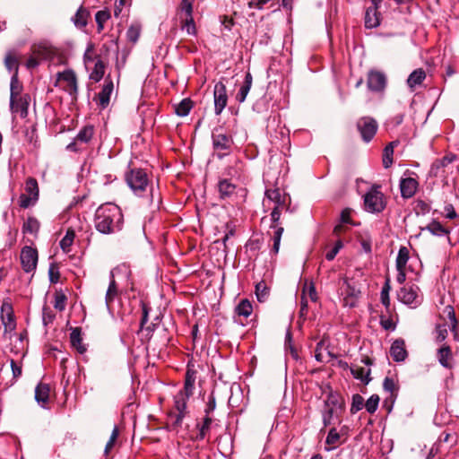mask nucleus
Here are the masks:
<instances>
[{
  "label": "nucleus",
  "instance_id": "nucleus-1",
  "mask_svg": "<svg viewBox=\"0 0 459 459\" xmlns=\"http://www.w3.org/2000/svg\"><path fill=\"white\" fill-rule=\"evenodd\" d=\"M264 195L265 200L264 201V205H265V202L273 204V208L270 214V228L274 230L273 235V245L271 252L276 255L279 252L281 235L284 231L283 227L279 222L281 214L283 210L287 211L289 209L287 204V195L285 194L282 195L279 188L267 189Z\"/></svg>",
  "mask_w": 459,
  "mask_h": 459
},
{
  "label": "nucleus",
  "instance_id": "nucleus-2",
  "mask_svg": "<svg viewBox=\"0 0 459 459\" xmlns=\"http://www.w3.org/2000/svg\"><path fill=\"white\" fill-rule=\"evenodd\" d=\"M94 222L99 232L111 234L121 230L123 214L117 205L108 203L97 209Z\"/></svg>",
  "mask_w": 459,
  "mask_h": 459
},
{
  "label": "nucleus",
  "instance_id": "nucleus-3",
  "mask_svg": "<svg viewBox=\"0 0 459 459\" xmlns=\"http://www.w3.org/2000/svg\"><path fill=\"white\" fill-rule=\"evenodd\" d=\"M191 396V394L179 391L174 396V411L169 414L170 427L173 430H178L182 426L183 420L188 414L187 402Z\"/></svg>",
  "mask_w": 459,
  "mask_h": 459
},
{
  "label": "nucleus",
  "instance_id": "nucleus-4",
  "mask_svg": "<svg viewBox=\"0 0 459 459\" xmlns=\"http://www.w3.org/2000/svg\"><path fill=\"white\" fill-rule=\"evenodd\" d=\"M129 187L136 195H142L145 192L149 178L147 173L143 169H132L126 176Z\"/></svg>",
  "mask_w": 459,
  "mask_h": 459
},
{
  "label": "nucleus",
  "instance_id": "nucleus-5",
  "mask_svg": "<svg viewBox=\"0 0 459 459\" xmlns=\"http://www.w3.org/2000/svg\"><path fill=\"white\" fill-rule=\"evenodd\" d=\"M119 273H125L128 279L131 275L129 266L120 265L110 272V281L105 296V303L108 310L112 311V305L115 299L118 297V289L115 280V276Z\"/></svg>",
  "mask_w": 459,
  "mask_h": 459
},
{
  "label": "nucleus",
  "instance_id": "nucleus-6",
  "mask_svg": "<svg viewBox=\"0 0 459 459\" xmlns=\"http://www.w3.org/2000/svg\"><path fill=\"white\" fill-rule=\"evenodd\" d=\"M379 188L374 186L364 195L365 210L368 212H381L385 209L384 195Z\"/></svg>",
  "mask_w": 459,
  "mask_h": 459
},
{
  "label": "nucleus",
  "instance_id": "nucleus-7",
  "mask_svg": "<svg viewBox=\"0 0 459 459\" xmlns=\"http://www.w3.org/2000/svg\"><path fill=\"white\" fill-rule=\"evenodd\" d=\"M56 77L57 79L55 85L56 86L58 82L65 83V85L62 86L63 90L71 96L73 101L76 100L78 87L74 72L71 69H67L64 72L57 73Z\"/></svg>",
  "mask_w": 459,
  "mask_h": 459
},
{
  "label": "nucleus",
  "instance_id": "nucleus-8",
  "mask_svg": "<svg viewBox=\"0 0 459 459\" xmlns=\"http://www.w3.org/2000/svg\"><path fill=\"white\" fill-rule=\"evenodd\" d=\"M212 138L213 149L220 159L230 152L233 141L230 135L217 129L212 133Z\"/></svg>",
  "mask_w": 459,
  "mask_h": 459
},
{
  "label": "nucleus",
  "instance_id": "nucleus-9",
  "mask_svg": "<svg viewBox=\"0 0 459 459\" xmlns=\"http://www.w3.org/2000/svg\"><path fill=\"white\" fill-rule=\"evenodd\" d=\"M356 126L365 143H369L373 139L378 128L377 122L370 117H360Z\"/></svg>",
  "mask_w": 459,
  "mask_h": 459
},
{
  "label": "nucleus",
  "instance_id": "nucleus-10",
  "mask_svg": "<svg viewBox=\"0 0 459 459\" xmlns=\"http://www.w3.org/2000/svg\"><path fill=\"white\" fill-rule=\"evenodd\" d=\"M419 291L420 289L416 285L403 286L397 292V298L403 303L416 307L421 303Z\"/></svg>",
  "mask_w": 459,
  "mask_h": 459
},
{
  "label": "nucleus",
  "instance_id": "nucleus-11",
  "mask_svg": "<svg viewBox=\"0 0 459 459\" xmlns=\"http://www.w3.org/2000/svg\"><path fill=\"white\" fill-rule=\"evenodd\" d=\"M341 295L343 297V306L354 307L359 298L360 291L355 286L351 285L348 279H344L342 287L341 288Z\"/></svg>",
  "mask_w": 459,
  "mask_h": 459
},
{
  "label": "nucleus",
  "instance_id": "nucleus-12",
  "mask_svg": "<svg viewBox=\"0 0 459 459\" xmlns=\"http://www.w3.org/2000/svg\"><path fill=\"white\" fill-rule=\"evenodd\" d=\"M214 112L219 116L221 114L228 103L226 85L220 81L215 83L213 90Z\"/></svg>",
  "mask_w": 459,
  "mask_h": 459
},
{
  "label": "nucleus",
  "instance_id": "nucleus-13",
  "mask_svg": "<svg viewBox=\"0 0 459 459\" xmlns=\"http://www.w3.org/2000/svg\"><path fill=\"white\" fill-rule=\"evenodd\" d=\"M21 264L26 273L36 269L38 263V252L31 247H24L21 251Z\"/></svg>",
  "mask_w": 459,
  "mask_h": 459
},
{
  "label": "nucleus",
  "instance_id": "nucleus-14",
  "mask_svg": "<svg viewBox=\"0 0 459 459\" xmlns=\"http://www.w3.org/2000/svg\"><path fill=\"white\" fill-rule=\"evenodd\" d=\"M386 82V76L384 73L377 70L368 72L367 85L370 91L375 92L382 91L385 90Z\"/></svg>",
  "mask_w": 459,
  "mask_h": 459
},
{
  "label": "nucleus",
  "instance_id": "nucleus-15",
  "mask_svg": "<svg viewBox=\"0 0 459 459\" xmlns=\"http://www.w3.org/2000/svg\"><path fill=\"white\" fill-rule=\"evenodd\" d=\"M30 102V96L24 93L21 97L10 100V108L13 113L19 114L22 118L28 116L29 105Z\"/></svg>",
  "mask_w": 459,
  "mask_h": 459
},
{
  "label": "nucleus",
  "instance_id": "nucleus-16",
  "mask_svg": "<svg viewBox=\"0 0 459 459\" xmlns=\"http://www.w3.org/2000/svg\"><path fill=\"white\" fill-rule=\"evenodd\" d=\"M1 320L4 326V334L15 329L16 323L13 314V307L9 303H3L1 306Z\"/></svg>",
  "mask_w": 459,
  "mask_h": 459
},
{
  "label": "nucleus",
  "instance_id": "nucleus-17",
  "mask_svg": "<svg viewBox=\"0 0 459 459\" xmlns=\"http://www.w3.org/2000/svg\"><path fill=\"white\" fill-rule=\"evenodd\" d=\"M212 422H213V418L212 416L204 415V417L202 420V422H197V424H196L197 433L195 436L191 437L192 440H194V441L204 440L209 435Z\"/></svg>",
  "mask_w": 459,
  "mask_h": 459
},
{
  "label": "nucleus",
  "instance_id": "nucleus-18",
  "mask_svg": "<svg viewBox=\"0 0 459 459\" xmlns=\"http://www.w3.org/2000/svg\"><path fill=\"white\" fill-rule=\"evenodd\" d=\"M113 90L114 84L112 80L106 78L103 88L97 97L98 105L100 106L101 108H105L108 106Z\"/></svg>",
  "mask_w": 459,
  "mask_h": 459
},
{
  "label": "nucleus",
  "instance_id": "nucleus-19",
  "mask_svg": "<svg viewBox=\"0 0 459 459\" xmlns=\"http://www.w3.org/2000/svg\"><path fill=\"white\" fill-rule=\"evenodd\" d=\"M418 182L412 178H402L400 182L401 195L403 198L412 197L417 190Z\"/></svg>",
  "mask_w": 459,
  "mask_h": 459
},
{
  "label": "nucleus",
  "instance_id": "nucleus-20",
  "mask_svg": "<svg viewBox=\"0 0 459 459\" xmlns=\"http://www.w3.org/2000/svg\"><path fill=\"white\" fill-rule=\"evenodd\" d=\"M390 355L396 362L403 361L407 357L404 341L402 339L395 340L391 346Z\"/></svg>",
  "mask_w": 459,
  "mask_h": 459
},
{
  "label": "nucleus",
  "instance_id": "nucleus-21",
  "mask_svg": "<svg viewBox=\"0 0 459 459\" xmlns=\"http://www.w3.org/2000/svg\"><path fill=\"white\" fill-rule=\"evenodd\" d=\"M379 6L368 7L365 13V26L368 29L377 28L380 24L379 13L377 12Z\"/></svg>",
  "mask_w": 459,
  "mask_h": 459
},
{
  "label": "nucleus",
  "instance_id": "nucleus-22",
  "mask_svg": "<svg viewBox=\"0 0 459 459\" xmlns=\"http://www.w3.org/2000/svg\"><path fill=\"white\" fill-rule=\"evenodd\" d=\"M420 230H428L433 236L436 237H444L448 236L450 230L445 228L439 221L433 220L430 223H429L426 227H421Z\"/></svg>",
  "mask_w": 459,
  "mask_h": 459
},
{
  "label": "nucleus",
  "instance_id": "nucleus-23",
  "mask_svg": "<svg viewBox=\"0 0 459 459\" xmlns=\"http://www.w3.org/2000/svg\"><path fill=\"white\" fill-rule=\"evenodd\" d=\"M90 17V12L83 6H80L73 17L74 26L78 29H83L88 24V19Z\"/></svg>",
  "mask_w": 459,
  "mask_h": 459
},
{
  "label": "nucleus",
  "instance_id": "nucleus-24",
  "mask_svg": "<svg viewBox=\"0 0 459 459\" xmlns=\"http://www.w3.org/2000/svg\"><path fill=\"white\" fill-rule=\"evenodd\" d=\"M426 78V73L422 68L414 70L407 79L408 87L413 91L416 86L420 85Z\"/></svg>",
  "mask_w": 459,
  "mask_h": 459
},
{
  "label": "nucleus",
  "instance_id": "nucleus-25",
  "mask_svg": "<svg viewBox=\"0 0 459 459\" xmlns=\"http://www.w3.org/2000/svg\"><path fill=\"white\" fill-rule=\"evenodd\" d=\"M50 388L48 384L39 383L35 388V400L42 407L48 402Z\"/></svg>",
  "mask_w": 459,
  "mask_h": 459
},
{
  "label": "nucleus",
  "instance_id": "nucleus-26",
  "mask_svg": "<svg viewBox=\"0 0 459 459\" xmlns=\"http://www.w3.org/2000/svg\"><path fill=\"white\" fill-rule=\"evenodd\" d=\"M455 155L449 154L444 156L442 159L436 160L431 165L430 173L433 176L437 177L439 173V169L452 163L455 160Z\"/></svg>",
  "mask_w": 459,
  "mask_h": 459
},
{
  "label": "nucleus",
  "instance_id": "nucleus-27",
  "mask_svg": "<svg viewBox=\"0 0 459 459\" xmlns=\"http://www.w3.org/2000/svg\"><path fill=\"white\" fill-rule=\"evenodd\" d=\"M253 78L250 73H247L243 84L241 85L238 92L236 95V100L242 103L246 100V98L251 89Z\"/></svg>",
  "mask_w": 459,
  "mask_h": 459
},
{
  "label": "nucleus",
  "instance_id": "nucleus-28",
  "mask_svg": "<svg viewBox=\"0 0 459 459\" xmlns=\"http://www.w3.org/2000/svg\"><path fill=\"white\" fill-rule=\"evenodd\" d=\"M70 341L74 348H75L81 354L86 351L85 346L82 344V338L81 335V329L74 328L70 333Z\"/></svg>",
  "mask_w": 459,
  "mask_h": 459
},
{
  "label": "nucleus",
  "instance_id": "nucleus-29",
  "mask_svg": "<svg viewBox=\"0 0 459 459\" xmlns=\"http://www.w3.org/2000/svg\"><path fill=\"white\" fill-rule=\"evenodd\" d=\"M351 209L346 208L342 211L340 216V223L333 229V233L339 236L344 230V224H352L351 218Z\"/></svg>",
  "mask_w": 459,
  "mask_h": 459
},
{
  "label": "nucleus",
  "instance_id": "nucleus-30",
  "mask_svg": "<svg viewBox=\"0 0 459 459\" xmlns=\"http://www.w3.org/2000/svg\"><path fill=\"white\" fill-rule=\"evenodd\" d=\"M22 84L20 82L18 79V74L16 73L11 78L10 83V100L15 99L17 97L22 96Z\"/></svg>",
  "mask_w": 459,
  "mask_h": 459
},
{
  "label": "nucleus",
  "instance_id": "nucleus-31",
  "mask_svg": "<svg viewBox=\"0 0 459 459\" xmlns=\"http://www.w3.org/2000/svg\"><path fill=\"white\" fill-rule=\"evenodd\" d=\"M94 134V127L92 126H83L75 136V140L81 143H88Z\"/></svg>",
  "mask_w": 459,
  "mask_h": 459
},
{
  "label": "nucleus",
  "instance_id": "nucleus-32",
  "mask_svg": "<svg viewBox=\"0 0 459 459\" xmlns=\"http://www.w3.org/2000/svg\"><path fill=\"white\" fill-rule=\"evenodd\" d=\"M236 189L235 185L228 179H222L218 184V190L221 198H226L234 194Z\"/></svg>",
  "mask_w": 459,
  "mask_h": 459
},
{
  "label": "nucleus",
  "instance_id": "nucleus-33",
  "mask_svg": "<svg viewBox=\"0 0 459 459\" xmlns=\"http://www.w3.org/2000/svg\"><path fill=\"white\" fill-rule=\"evenodd\" d=\"M193 108V102L190 99H184L179 103L174 105L175 113L178 117H186Z\"/></svg>",
  "mask_w": 459,
  "mask_h": 459
},
{
  "label": "nucleus",
  "instance_id": "nucleus-34",
  "mask_svg": "<svg viewBox=\"0 0 459 459\" xmlns=\"http://www.w3.org/2000/svg\"><path fill=\"white\" fill-rule=\"evenodd\" d=\"M437 359L439 363L447 368H451V364L449 362L451 359V349L449 346L444 345L443 347L439 348L437 351Z\"/></svg>",
  "mask_w": 459,
  "mask_h": 459
},
{
  "label": "nucleus",
  "instance_id": "nucleus-35",
  "mask_svg": "<svg viewBox=\"0 0 459 459\" xmlns=\"http://www.w3.org/2000/svg\"><path fill=\"white\" fill-rule=\"evenodd\" d=\"M341 434L337 431L335 428H332L325 438V444L330 446V447L325 448L327 451L333 450L337 447L340 443Z\"/></svg>",
  "mask_w": 459,
  "mask_h": 459
},
{
  "label": "nucleus",
  "instance_id": "nucleus-36",
  "mask_svg": "<svg viewBox=\"0 0 459 459\" xmlns=\"http://www.w3.org/2000/svg\"><path fill=\"white\" fill-rule=\"evenodd\" d=\"M329 403L335 404V401L331 399L325 403V408L323 412V422L325 426L331 425L333 423V418L337 417L336 411L329 406Z\"/></svg>",
  "mask_w": 459,
  "mask_h": 459
},
{
  "label": "nucleus",
  "instance_id": "nucleus-37",
  "mask_svg": "<svg viewBox=\"0 0 459 459\" xmlns=\"http://www.w3.org/2000/svg\"><path fill=\"white\" fill-rule=\"evenodd\" d=\"M397 145V142L388 143L383 152V166L387 169L393 164L394 148Z\"/></svg>",
  "mask_w": 459,
  "mask_h": 459
},
{
  "label": "nucleus",
  "instance_id": "nucleus-38",
  "mask_svg": "<svg viewBox=\"0 0 459 459\" xmlns=\"http://www.w3.org/2000/svg\"><path fill=\"white\" fill-rule=\"evenodd\" d=\"M351 371L352 376L355 378L361 380L365 384H368L370 381V377H369L370 369H366L362 367L356 366V367H352L351 368Z\"/></svg>",
  "mask_w": 459,
  "mask_h": 459
},
{
  "label": "nucleus",
  "instance_id": "nucleus-39",
  "mask_svg": "<svg viewBox=\"0 0 459 459\" xmlns=\"http://www.w3.org/2000/svg\"><path fill=\"white\" fill-rule=\"evenodd\" d=\"M110 12L107 9L98 11L95 14V21L97 23V30L99 32L102 31L107 21L110 19Z\"/></svg>",
  "mask_w": 459,
  "mask_h": 459
},
{
  "label": "nucleus",
  "instance_id": "nucleus-40",
  "mask_svg": "<svg viewBox=\"0 0 459 459\" xmlns=\"http://www.w3.org/2000/svg\"><path fill=\"white\" fill-rule=\"evenodd\" d=\"M326 351L329 357H333L330 351H328V345L325 339H322L317 342L316 350H315V358L317 361L323 362L325 359L323 351Z\"/></svg>",
  "mask_w": 459,
  "mask_h": 459
},
{
  "label": "nucleus",
  "instance_id": "nucleus-41",
  "mask_svg": "<svg viewBox=\"0 0 459 459\" xmlns=\"http://www.w3.org/2000/svg\"><path fill=\"white\" fill-rule=\"evenodd\" d=\"M39 230V222L34 217H29L22 226L23 233L36 234Z\"/></svg>",
  "mask_w": 459,
  "mask_h": 459
},
{
  "label": "nucleus",
  "instance_id": "nucleus-42",
  "mask_svg": "<svg viewBox=\"0 0 459 459\" xmlns=\"http://www.w3.org/2000/svg\"><path fill=\"white\" fill-rule=\"evenodd\" d=\"M253 311V307L251 302L248 299H243L239 302V304L236 307V313L238 316H243L244 317H248Z\"/></svg>",
  "mask_w": 459,
  "mask_h": 459
},
{
  "label": "nucleus",
  "instance_id": "nucleus-43",
  "mask_svg": "<svg viewBox=\"0 0 459 459\" xmlns=\"http://www.w3.org/2000/svg\"><path fill=\"white\" fill-rule=\"evenodd\" d=\"M75 237V233L74 230L68 229L65 237L60 241V247L64 252L68 253L70 251V247L74 242Z\"/></svg>",
  "mask_w": 459,
  "mask_h": 459
},
{
  "label": "nucleus",
  "instance_id": "nucleus-44",
  "mask_svg": "<svg viewBox=\"0 0 459 459\" xmlns=\"http://www.w3.org/2000/svg\"><path fill=\"white\" fill-rule=\"evenodd\" d=\"M255 295L259 302H264L269 296V289L264 281H259L255 285Z\"/></svg>",
  "mask_w": 459,
  "mask_h": 459
},
{
  "label": "nucleus",
  "instance_id": "nucleus-45",
  "mask_svg": "<svg viewBox=\"0 0 459 459\" xmlns=\"http://www.w3.org/2000/svg\"><path fill=\"white\" fill-rule=\"evenodd\" d=\"M409 260V250L405 247H402L396 257V269H405Z\"/></svg>",
  "mask_w": 459,
  "mask_h": 459
},
{
  "label": "nucleus",
  "instance_id": "nucleus-46",
  "mask_svg": "<svg viewBox=\"0 0 459 459\" xmlns=\"http://www.w3.org/2000/svg\"><path fill=\"white\" fill-rule=\"evenodd\" d=\"M25 191L29 195L32 196L34 200H38L39 186H38V182L35 178H29L26 180Z\"/></svg>",
  "mask_w": 459,
  "mask_h": 459
},
{
  "label": "nucleus",
  "instance_id": "nucleus-47",
  "mask_svg": "<svg viewBox=\"0 0 459 459\" xmlns=\"http://www.w3.org/2000/svg\"><path fill=\"white\" fill-rule=\"evenodd\" d=\"M195 389V377L189 371L186 372L184 387L179 392L193 395Z\"/></svg>",
  "mask_w": 459,
  "mask_h": 459
},
{
  "label": "nucleus",
  "instance_id": "nucleus-48",
  "mask_svg": "<svg viewBox=\"0 0 459 459\" xmlns=\"http://www.w3.org/2000/svg\"><path fill=\"white\" fill-rule=\"evenodd\" d=\"M364 404H365L364 398L360 394H353L351 406V413L355 414L356 412H358L359 411H360L363 408Z\"/></svg>",
  "mask_w": 459,
  "mask_h": 459
},
{
  "label": "nucleus",
  "instance_id": "nucleus-49",
  "mask_svg": "<svg viewBox=\"0 0 459 459\" xmlns=\"http://www.w3.org/2000/svg\"><path fill=\"white\" fill-rule=\"evenodd\" d=\"M379 400L377 394H372L364 404L367 411L371 414L374 413L378 408Z\"/></svg>",
  "mask_w": 459,
  "mask_h": 459
},
{
  "label": "nucleus",
  "instance_id": "nucleus-50",
  "mask_svg": "<svg viewBox=\"0 0 459 459\" xmlns=\"http://www.w3.org/2000/svg\"><path fill=\"white\" fill-rule=\"evenodd\" d=\"M104 69L105 66L103 63L101 61H98L95 64V67L91 74V79H92L95 82H99L104 75Z\"/></svg>",
  "mask_w": 459,
  "mask_h": 459
},
{
  "label": "nucleus",
  "instance_id": "nucleus-51",
  "mask_svg": "<svg viewBox=\"0 0 459 459\" xmlns=\"http://www.w3.org/2000/svg\"><path fill=\"white\" fill-rule=\"evenodd\" d=\"M118 435H119L118 428L117 426H115L112 430V433L110 435V437L105 446L104 453L106 455H108L110 453L111 449L114 447V445L116 443V440L117 439Z\"/></svg>",
  "mask_w": 459,
  "mask_h": 459
},
{
  "label": "nucleus",
  "instance_id": "nucleus-52",
  "mask_svg": "<svg viewBox=\"0 0 459 459\" xmlns=\"http://www.w3.org/2000/svg\"><path fill=\"white\" fill-rule=\"evenodd\" d=\"M140 32L141 29L139 25H131L126 31L127 39L135 43L140 37Z\"/></svg>",
  "mask_w": 459,
  "mask_h": 459
},
{
  "label": "nucleus",
  "instance_id": "nucleus-53",
  "mask_svg": "<svg viewBox=\"0 0 459 459\" xmlns=\"http://www.w3.org/2000/svg\"><path fill=\"white\" fill-rule=\"evenodd\" d=\"M383 387H384V390L385 392L390 393L391 395H393L398 390V387L396 385L394 379L392 377H386L384 379Z\"/></svg>",
  "mask_w": 459,
  "mask_h": 459
},
{
  "label": "nucleus",
  "instance_id": "nucleus-54",
  "mask_svg": "<svg viewBox=\"0 0 459 459\" xmlns=\"http://www.w3.org/2000/svg\"><path fill=\"white\" fill-rule=\"evenodd\" d=\"M216 409V399L213 393L210 394L204 408V415L212 416V412Z\"/></svg>",
  "mask_w": 459,
  "mask_h": 459
},
{
  "label": "nucleus",
  "instance_id": "nucleus-55",
  "mask_svg": "<svg viewBox=\"0 0 459 459\" xmlns=\"http://www.w3.org/2000/svg\"><path fill=\"white\" fill-rule=\"evenodd\" d=\"M4 65L10 72L14 71L18 74V61L14 56L7 55L4 58Z\"/></svg>",
  "mask_w": 459,
  "mask_h": 459
},
{
  "label": "nucleus",
  "instance_id": "nucleus-56",
  "mask_svg": "<svg viewBox=\"0 0 459 459\" xmlns=\"http://www.w3.org/2000/svg\"><path fill=\"white\" fill-rule=\"evenodd\" d=\"M301 296H305L306 298L308 296L311 301H314V302L316 301L317 295H316V288L313 285V283H310L309 285L306 284L304 286Z\"/></svg>",
  "mask_w": 459,
  "mask_h": 459
},
{
  "label": "nucleus",
  "instance_id": "nucleus-57",
  "mask_svg": "<svg viewBox=\"0 0 459 459\" xmlns=\"http://www.w3.org/2000/svg\"><path fill=\"white\" fill-rule=\"evenodd\" d=\"M343 244L341 239L337 240L333 246V247L325 254V258L328 261H332L335 258L336 255L342 248Z\"/></svg>",
  "mask_w": 459,
  "mask_h": 459
},
{
  "label": "nucleus",
  "instance_id": "nucleus-58",
  "mask_svg": "<svg viewBox=\"0 0 459 459\" xmlns=\"http://www.w3.org/2000/svg\"><path fill=\"white\" fill-rule=\"evenodd\" d=\"M389 290L390 286L387 281L381 290V302L386 308H388V307L390 306Z\"/></svg>",
  "mask_w": 459,
  "mask_h": 459
},
{
  "label": "nucleus",
  "instance_id": "nucleus-59",
  "mask_svg": "<svg viewBox=\"0 0 459 459\" xmlns=\"http://www.w3.org/2000/svg\"><path fill=\"white\" fill-rule=\"evenodd\" d=\"M66 297L63 293H57L55 296L54 307L59 311H63L65 307Z\"/></svg>",
  "mask_w": 459,
  "mask_h": 459
},
{
  "label": "nucleus",
  "instance_id": "nucleus-60",
  "mask_svg": "<svg viewBox=\"0 0 459 459\" xmlns=\"http://www.w3.org/2000/svg\"><path fill=\"white\" fill-rule=\"evenodd\" d=\"M436 340L437 342H442L447 336V327L446 325H437L436 328Z\"/></svg>",
  "mask_w": 459,
  "mask_h": 459
},
{
  "label": "nucleus",
  "instance_id": "nucleus-61",
  "mask_svg": "<svg viewBox=\"0 0 459 459\" xmlns=\"http://www.w3.org/2000/svg\"><path fill=\"white\" fill-rule=\"evenodd\" d=\"M37 200H34L32 196L22 194L20 196V206L22 208H28L33 205Z\"/></svg>",
  "mask_w": 459,
  "mask_h": 459
},
{
  "label": "nucleus",
  "instance_id": "nucleus-62",
  "mask_svg": "<svg viewBox=\"0 0 459 459\" xmlns=\"http://www.w3.org/2000/svg\"><path fill=\"white\" fill-rule=\"evenodd\" d=\"M180 9L185 13L186 17L193 16V4L189 0H182L180 4Z\"/></svg>",
  "mask_w": 459,
  "mask_h": 459
},
{
  "label": "nucleus",
  "instance_id": "nucleus-63",
  "mask_svg": "<svg viewBox=\"0 0 459 459\" xmlns=\"http://www.w3.org/2000/svg\"><path fill=\"white\" fill-rule=\"evenodd\" d=\"M183 29L186 30L188 35H194L195 33V25L194 22L193 16L186 17L185 25L183 26Z\"/></svg>",
  "mask_w": 459,
  "mask_h": 459
},
{
  "label": "nucleus",
  "instance_id": "nucleus-64",
  "mask_svg": "<svg viewBox=\"0 0 459 459\" xmlns=\"http://www.w3.org/2000/svg\"><path fill=\"white\" fill-rule=\"evenodd\" d=\"M55 318V316L51 310L48 307H43L42 310V320L45 325L51 324Z\"/></svg>",
  "mask_w": 459,
  "mask_h": 459
}]
</instances>
